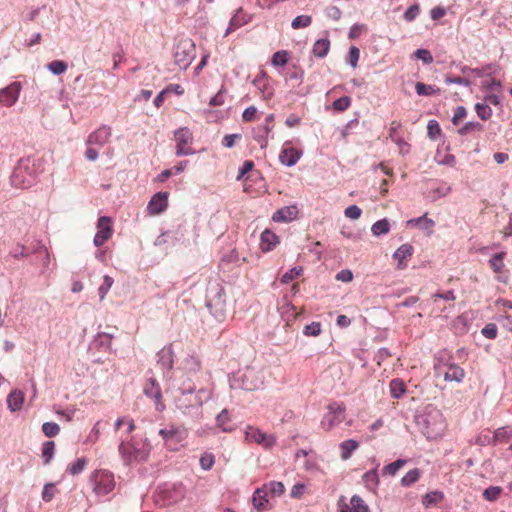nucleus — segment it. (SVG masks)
<instances>
[{
    "label": "nucleus",
    "mask_w": 512,
    "mask_h": 512,
    "mask_svg": "<svg viewBox=\"0 0 512 512\" xmlns=\"http://www.w3.org/2000/svg\"><path fill=\"white\" fill-rule=\"evenodd\" d=\"M37 178L35 161L30 157L21 158L11 175V184L15 188L27 189L31 187Z\"/></svg>",
    "instance_id": "obj_1"
},
{
    "label": "nucleus",
    "mask_w": 512,
    "mask_h": 512,
    "mask_svg": "<svg viewBox=\"0 0 512 512\" xmlns=\"http://www.w3.org/2000/svg\"><path fill=\"white\" fill-rule=\"evenodd\" d=\"M119 453L126 464L142 462L150 455V446L146 443H134L132 439L122 437L119 445Z\"/></svg>",
    "instance_id": "obj_2"
},
{
    "label": "nucleus",
    "mask_w": 512,
    "mask_h": 512,
    "mask_svg": "<svg viewBox=\"0 0 512 512\" xmlns=\"http://www.w3.org/2000/svg\"><path fill=\"white\" fill-rule=\"evenodd\" d=\"M159 435L162 437L166 448L177 451L182 446V442L188 437V430L182 425L171 423L161 428Z\"/></svg>",
    "instance_id": "obj_3"
},
{
    "label": "nucleus",
    "mask_w": 512,
    "mask_h": 512,
    "mask_svg": "<svg viewBox=\"0 0 512 512\" xmlns=\"http://www.w3.org/2000/svg\"><path fill=\"white\" fill-rule=\"evenodd\" d=\"M90 481L97 496L109 494L116 485L113 473L105 469L95 470L90 476Z\"/></svg>",
    "instance_id": "obj_4"
},
{
    "label": "nucleus",
    "mask_w": 512,
    "mask_h": 512,
    "mask_svg": "<svg viewBox=\"0 0 512 512\" xmlns=\"http://www.w3.org/2000/svg\"><path fill=\"white\" fill-rule=\"evenodd\" d=\"M346 418V406L343 402H331L327 406V412L323 415L320 425L323 430L331 431L341 424Z\"/></svg>",
    "instance_id": "obj_5"
},
{
    "label": "nucleus",
    "mask_w": 512,
    "mask_h": 512,
    "mask_svg": "<svg viewBox=\"0 0 512 512\" xmlns=\"http://www.w3.org/2000/svg\"><path fill=\"white\" fill-rule=\"evenodd\" d=\"M196 56L195 45L189 38L181 39L175 48L174 61L181 69H187Z\"/></svg>",
    "instance_id": "obj_6"
},
{
    "label": "nucleus",
    "mask_w": 512,
    "mask_h": 512,
    "mask_svg": "<svg viewBox=\"0 0 512 512\" xmlns=\"http://www.w3.org/2000/svg\"><path fill=\"white\" fill-rule=\"evenodd\" d=\"M176 155H191L193 150L190 147L193 141V135L187 127H181L175 132Z\"/></svg>",
    "instance_id": "obj_7"
},
{
    "label": "nucleus",
    "mask_w": 512,
    "mask_h": 512,
    "mask_svg": "<svg viewBox=\"0 0 512 512\" xmlns=\"http://www.w3.org/2000/svg\"><path fill=\"white\" fill-rule=\"evenodd\" d=\"M245 439L248 442H255L266 449H271L275 443L276 438L272 434H266L258 428L248 426L245 431Z\"/></svg>",
    "instance_id": "obj_8"
},
{
    "label": "nucleus",
    "mask_w": 512,
    "mask_h": 512,
    "mask_svg": "<svg viewBox=\"0 0 512 512\" xmlns=\"http://www.w3.org/2000/svg\"><path fill=\"white\" fill-rule=\"evenodd\" d=\"M113 234V222L110 217L101 216L97 221V233L94 236V245L102 246Z\"/></svg>",
    "instance_id": "obj_9"
},
{
    "label": "nucleus",
    "mask_w": 512,
    "mask_h": 512,
    "mask_svg": "<svg viewBox=\"0 0 512 512\" xmlns=\"http://www.w3.org/2000/svg\"><path fill=\"white\" fill-rule=\"evenodd\" d=\"M263 384L261 375L253 368H247L241 375V387L246 391L258 390Z\"/></svg>",
    "instance_id": "obj_10"
},
{
    "label": "nucleus",
    "mask_w": 512,
    "mask_h": 512,
    "mask_svg": "<svg viewBox=\"0 0 512 512\" xmlns=\"http://www.w3.org/2000/svg\"><path fill=\"white\" fill-rule=\"evenodd\" d=\"M22 84L18 81L12 82L7 87L0 89V104L5 107L13 106L19 98Z\"/></svg>",
    "instance_id": "obj_11"
},
{
    "label": "nucleus",
    "mask_w": 512,
    "mask_h": 512,
    "mask_svg": "<svg viewBox=\"0 0 512 512\" xmlns=\"http://www.w3.org/2000/svg\"><path fill=\"white\" fill-rule=\"evenodd\" d=\"M339 512H369V508L364 500L354 495L351 497L349 502L345 501L344 497H341L338 501Z\"/></svg>",
    "instance_id": "obj_12"
},
{
    "label": "nucleus",
    "mask_w": 512,
    "mask_h": 512,
    "mask_svg": "<svg viewBox=\"0 0 512 512\" xmlns=\"http://www.w3.org/2000/svg\"><path fill=\"white\" fill-rule=\"evenodd\" d=\"M195 390L196 385L190 377L186 376L183 377V379H181V383L178 386V391L180 392V395L175 396L177 405L180 409H184L191 405H194L193 403L187 404L184 398L187 394L192 395L195 392Z\"/></svg>",
    "instance_id": "obj_13"
},
{
    "label": "nucleus",
    "mask_w": 512,
    "mask_h": 512,
    "mask_svg": "<svg viewBox=\"0 0 512 512\" xmlns=\"http://www.w3.org/2000/svg\"><path fill=\"white\" fill-rule=\"evenodd\" d=\"M207 307L211 313L216 317H223L225 315V294L222 288H219L213 297H209L207 300Z\"/></svg>",
    "instance_id": "obj_14"
},
{
    "label": "nucleus",
    "mask_w": 512,
    "mask_h": 512,
    "mask_svg": "<svg viewBox=\"0 0 512 512\" xmlns=\"http://www.w3.org/2000/svg\"><path fill=\"white\" fill-rule=\"evenodd\" d=\"M414 253V248L411 244H402L393 254V259L397 262L398 269H405L408 260L411 259Z\"/></svg>",
    "instance_id": "obj_15"
},
{
    "label": "nucleus",
    "mask_w": 512,
    "mask_h": 512,
    "mask_svg": "<svg viewBox=\"0 0 512 512\" xmlns=\"http://www.w3.org/2000/svg\"><path fill=\"white\" fill-rule=\"evenodd\" d=\"M168 206V193L158 192L156 193L148 203V210L150 214H160L166 210Z\"/></svg>",
    "instance_id": "obj_16"
},
{
    "label": "nucleus",
    "mask_w": 512,
    "mask_h": 512,
    "mask_svg": "<svg viewBox=\"0 0 512 512\" xmlns=\"http://www.w3.org/2000/svg\"><path fill=\"white\" fill-rule=\"evenodd\" d=\"M111 137V128L108 126H101L94 132H92L87 138V145H99L103 146L109 141Z\"/></svg>",
    "instance_id": "obj_17"
},
{
    "label": "nucleus",
    "mask_w": 512,
    "mask_h": 512,
    "mask_svg": "<svg viewBox=\"0 0 512 512\" xmlns=\"http://www.w3.org/2000/svg\"><path fill=\"white\" fill-rule=\"evenodd\" d=\"M144 393L146 396L153 398L156 403V409L158 411L163 410L164 405L161 402L162 393L159 384L154 379L147 380L144 386Z\"/></svg>",
    "instance_id": "obj_18"
},
{
    "label": "nucleus",
    "mask_w": 512,
    "mask_h": 512,
    "mask_svg": "<svg viewBox=\"0 0 512 512\" xmlns=\"http://www.w3.org/2000/svg\"><path fill=\"white\" fill-rule=\"evenodd\" d=\"M299 210L296 205L286 206L274 212L272 220L275 222H289L297 218Z\"/></svg>",
    "instance_id": "obj_19"
},
{
    "label": "nucleus",
    "mask_w": 512,
    "mask_h": 512,
    "mask_svg": "<svg viewBox=\"0 0 512 512\" xmlns=\"http://www.w3.org/2000/svg\"><path fill=\"white\" fill-rule=\"evenodd\" d=\"M251 21V15L246 13L243 9H238L230 20L226 35L235 31L236 29L248 24Z\"/></svg>",
    "instance_id": "obj_20"
},
{
    "label": "nucleus",
    "mask_w": 512,
    "mask_h": 512,
    "mask_svg": "<svg viewBox=\"0 0 512 512\" xmlns=\"http://www.w3.org/2000/svg\"><path fill=\"white\" fill-rule=\"evenodd\" d=\"M268 492L267 488L262 486L261 488H257L253 494L252 502L257 511H262L268 509Z\"/></svg>",
    "instance_id": "obj_21"
},
{
    "label": "nucleus",
    "mask_w": 512,
    "mask_h": 512,
    "mask_svg": "<svg viewBox=\"0 0 512 512\" xmlns=\"http://www.w3.org/2000/svg\"><path fill=\"white\" fill-rule=\"evenodd\" d=\"M278 243V236L271 230L266 229L262 232L260 248L263 252H269L273 250Z\"/></svg>",
    "instance_id": "obj_22"
},
{
    "label": "nucleus",
    "mask_w": 512,
    "mask_h": 512,
    "mask_svg": "<svg viewBox=\"0 0 512 512\" xmlns=\"http://www.w3.org/2000/svg\"><path fill=\"white\" fill-rule=\"evenodd\" d=\"M282 164L286 166H293L300 159V152L293 147L284 148L279 156Z\"/></svg>",
    "instance_id": "obj_23"
},
{
    "label": "nucleus",
    "mask_w": 512,
    "mask_h": 512,
    "mask_svg": "<svg viewBox=\"0 0 512 512\" xmlns=\"http://www.w3.org/2000/svg\"><path fill=\"white\" fill-rule=\"evenodd\" d=\"M464 376L465 372L461 367L456 364H449L447 371L444 374V379L446 381L461 382L464 379Z\"/></svg>",
    "instance_id": "obj_24"
},
{
    "label": "nucleus",
    "mask_w": 512,
    "mask_h": 512,
    "mask_svg": "<svg viewBox=\"0 0 512 512\" xmlns=\"http://www.w3.org/2000/svg\"><path fill=\"white\" fill-rule=\"evenodd\" d=\"M23 402L24 394L19 390L12 391L7 397L8 407L11 411L20 410Z\"/></svg>",
    "instance_id": "obj_25"
},
{
    "label": "nucleus",
    "mask_w": 512,
    "mask_h": 512,
    "mask_svg": "<svg viewBox=\"0 0 512 512\" xmlns=\"http://www.w3.org/2000/svg\"><path fill=\"white\" fill-rule=\"evenodd\" d=\"M359 443L356 440H345L340 444L341 458L347 460L351 457L352 453L357 450Z\"/></svg>",
    "instance_id": "obj_26"
},
{
    "label": "nucleus",
    "mask_w": 512,
    "mask_h": 512,
    "mask_svg": "<svg viewBox=\"0 0 512 512\" xmlns=\"http://www.w3.org/2000/svg\"><path fill=\"white\" fill-rule=\"evenodd\" d=\"M330 49V41L327 38L317 40L313 45V54L318 58H323L327 55Z\"/></svg>",
    "instance_id": "obj_27"
},
{
    "label": "nucleus",
    "mask_w": 512,
    "mask_h": 512,
    "mask_svg": "<svg viewBox=\"0 0 512 512\" xmlns=\"http://www.w3.org/2000/svg\"><path fill=\"white\" fill-rule=\"evenodd\" d=\"M391 396L395 399H399L406 392V385L401 379H393L389 384Z\"/></svg>",
    "instance_id": "obj_28"
},
{
    "label": "nucleus",
    "mask_w": 512,
    "mask_h": 512,
    "mask_svg": "<svg viewBox=\"0 0 512 512\" xmlns=\"http://www.w3.org/2000/svg\"><path fill=\"white\" fill-rule=\"evenodd\" d=\"M122 426L126 427L125 434L127 435L126 436L127 438L129 436V434H131L136 428L134 420L128 416H124V417L117 419V421L115 422V425H114L115 431H119Z\"/></svg>",
    "instance_id": "obj_29"
},
{
    "label": "nucleus",
    "mask_w": 512,
    "mask_h": 512,
    "mask_svg": "<svg viewBox=\"0 0 512 512\" xmlns=\"http://www.w3.org/2000/svg\"><path fill=\"white\" fill-rule=\"evenodd\" d=\"M422 472L419 468L409 470L401 479V485L403 487H410L416 483L421 477Z\"/></svg>",
    "instance_id": "obj_30"
},
{
    "label": "nucleus",
    "mask_w": 512,
    "mask_h": 512,
    "mask_svg": "<svg viewBox=\"0 0 512 512\" xmlns=\"http://www.w3.org/2000/svg\"><path fill=\"white\" fill-rule=\"evenodd\" d=\"M416 93L420 96H431L440 94V88L417 82L415 85Z\"/></svg>",
    "instance_id": "obj_31"
},
{
    "label": "nucleus",
    "mask_w": 512,
    "mask_h": 512,
    "mask_svg": "<svg viewBox=\"0 0 512 512\" xmlns=\"http://www.w3.org/2000/svg\"><path fill=\"white\" fill-rule=\"evenodd\" d=\"M87 464H88V461L86 458H84V457L78 458L76 461L70 463L67 466L66 472L73 476L78 475L85 469Z\"/></svg>",
    "instance_id": "obj_32"
},
{
    "label": "nucleus",
    "mask_w": 512,
    "mask_h": 512,
    "mask_svg": "<svg viewBox=\"0 0 512 512\" xmlns=\"http://www.w3.org/2000/svg\"><path fill=\"white\" fill-rule=\"evenodd\" d=\"M390 230V224L387 219H382L375 222L372 225L371 231L375 236H379L382 234H387Z\"/></svg>",
    "instance_id": "obj_33"
},
{
    "label": "nucleus",
    "mask_w": 512,
    "mask_h": 512,
    "mask_svg": "<svg viewBox=\"0 0 512 512\" xmlns=\"http://www.w3.org/2000/svg\"><path fill=\"white\" fill-rule=\"evenodd\" d=\"M264 488H267V492L272 497L281 496L284 491V485L282 482L272 481L268 484L263 485Z\"/></svg>",
    "instance_id": "obj_34"
},
{
    "label": "nucleus",
    "mask_w": 512,
    "mask_h": 512,
    "mask_svg": "<svg viewBox=\"0 0 512 512\" xmlns=\"http://www.w3.org/2000/svg\"><path fill=\"white\" fill-rule=\"evenodd\" d=\"M505 252L495 254L489 261L491 268L495 273H500L504 267Z\"/></svg>",
    "instance_id": "obj_35"
},
{
    "label": "nucleus",
    "mask_w": 512,
    "mask_h": 512,
    "mask_svg": "<svg viewBox=\"0 0 512 512\" xmlns=\"http://www.w3.org/2000/svg\"><path fill=\"white\" fill-rule=\"evenodd\" d=\"M482 131H483V125L480 124L479 122H468L458 130V133L460 135H468L471 133L482 132Z\"/></svg>",
    "instance_id": "obj_36"
},
{
    "label": "nucleus",
    "mask_w": 512,
    "mask_h": 512,
    "mask_svg": "<svg viewBox=\"0 0 512 512\" xmlns=\"http://www.w3.org/2000/svg\"><path fill=\"white\" fill-rule=\"evenodd\" d=\"M55 451V443L53 441H47L43 444L42 447V457L44 458V463L49 464L51 459L53 458Z\"/></svg>",
    "instance_id": "obj_37"
},
{
    "label": "nucleus",
    "mask_w": 512,
    "mask_h": 512,
    "mask_svg": "<svg viewBox=\"0 0 512 512\" xmlns=\"http://www.w3.org/2000/svg\"><path fill=\"white\" fill-rule=\"evenodd\" d=\"M42 432L46 437H55L60 432V426L55 422H45L42 425Z\"/></svg>",
    "instance_id": "obj_38"
},
{
    "label": "nucleus",
    "mask_w": 512,
    "mask_h": 512,
    "mask_svg": "<svg viewBox=\"0 0 512 512\" xmlns=\"http://www.w3.org/2000/svg\"><path fill=\"white\" fill-rule=\"evenodd\" d=\"M312 23V18L309 15H300L293 19L291 26L293 29L306 28Z\"/></svg>",
    "instance_id": "obj_39"
},
{
    "label": "nucleus",
    "mask_w": 512,
    "mask_h": 512,
    "mask_svg": "<svg viewBox=\"0 0 512 512\" xmlns=\"http://www.w3.org/2000/svg\"><path fill=\"white\" fill-rule=\"evenodd\" d=\"M475 110L482 120H488L492 116V109L485 103H476Z\"/></svg>",
    "instance_id": "obj_40"
},
{
    "label": "nucleus",
    "mask_w": 512,
    "mask_h": 512,
    "mask_svg": "<svg viewBox=\"0 0 512 512\" xmlns=\"http://www.w3.org/2000/svg\"><path fill=\"white\" fill-rule=\"evenodd\" d=\"M47 67L55 75H60L67 70V64L62 60H54Z\"/></svg>",
    "instance_id": "obj_41"
},
{
    "label": "nucleus",
    "mask_w": 512,
    "mask_h": 512,
    "mask_svg": "<svg viewBox=\"0 0 512 512\" xmlns=\"http://www.w3.org/2000/svg\"><path fill=\"white\" fill-rule=\"evenodd\" d=\"M271 61L274 66H285L288 62V52L286 50L275 52Z\"/></svg>",
    "instance_id": "obj_42"
},
{
    "label": "nucleus",
    "mask_w": 512,
    "mask_h": 512,
    "mask_svg": "<svg viewBox=\"0 0 512 512\" xmlns=\"http://www.w3.org/2000/svg\"><path fill=\"white\" fill-rule=\"evenodd\" d=\"M322 328L320 322H312L304 327L303 334L305 336L317 337L321 334Z\"/></svg>",
    "instance_id": "obj_43"
},
{
    "label": "nucleus",
    "mask_w": 512,
    "mask_h": 512,
    "mask_svg": "<svg viewBox=\"0 0 512 512\" xmlns=\"http://www.w3.org/2000/svg\"><path fill=\"white\" fill-rule=\"evenodd\" d=\"M407 463L404 459H398L395 462L388 464L384 467L383 471L386 474L394 476L399 469H401Z\"/></svg>",
    "instance_id": "obj_44"
},
{
    "label": "nucleus",
    "mask_w": 512,
    "mask_h": 512,
    "mask_svg": "<svg viewBox=\"0 0 512 512\" xmlns=\"http://www.w3.org/2000/svg\"><path fill=\"white\" fill-rule=\"evenodd\" d=\"M217 425L222 428L224 432L230 431L231 429L227 427V424L230 422V416L229 412L224 409L222 410L217 418H216Z\"/></svg>",
    "instance_id": "obj_45"
},
{
    "label": "nucleus",
    "mask_w": 512,
    "mask_h": 512,
    "mask_svg": "<svg viewBox=\"0 0 512 512\" xmlns=\"http://www.w3.org/2000/svg\"><path fill=\"white\" fill-rule=\"evenodd\" d=\"M303 272L302 267H294L287 271L281 278V282L284 284H287L291 282L292 280L298 278Z\"/></svg>",
    "instance_id": "obj_46"
},
{
    "label": "nucleus",
    "mask_w": 512,
    "mask_h": 512,
    "mask_svg": "<svg viewBox=\"0 0 512 512\" xmlns=\"http://www.w3.org/2000/svg\"><path fill=\"white\" fill-rule=\"evenodd\" d=\"M509 439H510V435L508 433L507 428L506 427H501V428H498L494 432L492 442H493V444H496L498 442L504 443V442H508Z\"/></svg>",
    "instance_id": "obj_47"
},
{
    "label": "nucleus",
    "mask_w": 512,
    "mask_h": 512,
    "mask_svg": "<svg viewBox=\"0 0 512 512\" xmlns=\"http://www.w3.org/2000/svg\"><path fill=\"white\" fill-rule=\"evenodd\" d=\"M351 105V98L348 96H343L338 98L333 102V108L336 111L343 112L347 110Z\"/></svg>",
    "instance_id": "obj_48"
},
{
    "label": "nucleus",
    "mask_w": 512,
    "mask_h": 512,
    "mask_svg": "<svg viewBox=\"0 0 512 512\" xmlns=\"http://www.w3.org/2000/svg\"><path fill=\"white\" fill-rule=\"evenodd\" d=\"M215 462V457L210 452H205L200 457V466L204 470H210Z\"/></svg>",
    "instance_id": "obj_49"
},
{
    "label": "nucleus",
    "mask_w": 512,
    "mask_h": 512,
    "mask_svg": "<svg viewBox=\"0 0 512 512\" xmlns=\"http://www.w3.org/2000/svg\"><path fill=\"white\" fill-rule=\"evenodd\" d=\"M502 492V489L498 486H490L483 492V497L488 501H495L498 499Z\"/></svg>",
    "instance_id": "obj_50"
},
{
    "label": "nucleus",
    "mask_w": 512,
    "mask_h": 512,
    "mask_svg": "<svg viewBox=\"0 0 512 512\" xmlns=\"http://www.w3.org/2000/svg\"><path fill=\"white\" fill-rule=\"evenodd\" d=\"M113 282L114 281H113V279L110 276L105 275L103 277V283L100 285V287L98 289V293H99V296H100L101 300H103L105 298L106 294L108 293V291L112 287Z\"/></svg>",
    "instance_id": "obj_51"
},
{
    "label": "nucleus",
    "mask_w": 512,
    "mask_h": 512,
    "mask_svg": "<svg viewBox=\"0 0 512 512\" xmlns=\"http://www.w3.org/2000/svg\"><path fill=\"white\" fill-rule=\"evenodd\" d=\"M364 483L367 487H375L378 484V475L375 470H370L363 475Z\"/></svg>",
    "instance_id": "obj_52"
},
{
    "label": "nucleus",
    "mask_w": 512,
    "mask_h": 512,
    "mask_svg": "<svg viewBox=\"0 0 512 512\" xmlns=\"http://www.w3.org/2000/svg\"><path fill=\"white\" fill-rule=\"evenodd\" d=\"M443 499V494L441 492H430L427 493L424 497L423 504L426 506H430L432 504H436L437 502Z\"/></svg>",
    "instance_id": "obj_53"
},
{
    "label": "nucleus",
    "mask_w": 512,
    "mask_h": 512,
    "mask_svg": "<svg viewBox=\"0 0 512 512\" xmlns=\"http://www.w3.org/2000/svg\"><path fill=\"white\" fill-rule=\"evenodd\" d=\"M428 136L431 139H436L441 133V128L436 120H430L427 125Z\"/></svg>",
    "instance_id": "obj_54"
},
{
    "label": "nucleus",
    "mask_w": 512,
    "mask_h": 512,
    "mask_svg": "<svg viewBox=\"0 0 512 512\" xmlns=\"http://www.w3.org/2000/svg\"><path fill=\"white\" fill-rule=\"evenodd\" d=\"M55 493H56L55 484L47 483L43 488L42 499L45 502H49L53 499V497L55 496Z\"/></svg>",
    "instance_id": "obj_55"
},
{
    "label": "nucleus",
    "mask_w": 512,
    "mask_h": 512,
    "mask_svg": "<svg viewBox=\"0 0 512 512\" xmlns=\"http://www.w3.org/2000/svg\"><path fill=\"white\" fill-rule=\"evenodd\" d=\"M185 368L189 371L197 372L201 369V363L198 357L190 356L185 360Z\"/></svg>",
    "instance_id": "obj_56"
},
{
    "label": "nucleus",
    "mask_w": 512,
    "mask_h": 512,
    "mask_svg": "<svg viewBox=\"0 0 512 512\" xmlns=\"http://www.w3.org/2000/svg\"><path fill=\"white\" fill-rule=\"evenodd\" d=\"M419 13H420V6L418 4H413L404 13V19L407 22H411L419 15Z\"/></svg>",
    "instance_id": "obj_57"
},
{
    "label": "nucleus",
    "mask_w": 512,
    "mask_h": 512,
    "mask_svg": "<svg viewBox=\"0 0 512 512\" xmlns=\"http://www.w3.org/2000/svg\"><path fill=\"white\" fill-rule=\"evenodd\" d=\"M417 59L422 60L425 64H430L433 62V56L431 55L429 50L426 49H418L414 53Z\"/></svg>",
    "instance_id": "obj_58"
},
{
    "label": "nucleus",
    "mask_w": 512,
    "mask_h": 512,
    "mask_svg": "<svg viewBox=\"0 0 512 512\" xmlns=\"http://www.w3.org/2000/svg\"><path fill=\"white\" fill-rule=\"evenodd\" d=\"M497 333L498 328L494 323H489L482 329V334L488 339H495Z\"/></svg>",
    "instance_id": "obj_59"
},
{
    "label": "nucleus",
    "mask_w": 512,
    "mask_h": 512,
    "mask_svg": "<svg viewBox=\"0 0 512 512\" xmlns=\"http://www.w3.org/2000/svg\"><path fill=\"white\" fill-rule=\"evenodd\" d=\"M361 213V209L356 205H351L347 207L344 211L345 216L353 220L360 218Z\"/></svg>",
    "instance_id": "obj_60"
},
{
    "label": "nucleus",
    "mask_w": 512,
    "mask_h": 512,
    "mask_svg": "<svg viewBox=\"0 0 512 512\" xmlns=\"http://www.w3.org/2000/svg\"><path fill=\"white\" fill-rule=\"evenodd\" d=\"M467 115V110L463 106H458L455 111L452 118V122L454 125H458Z\"/></svg>",
    "instance_id": "obj_61"
},
{
    "label": "nucleus",
    "mask_w": 512,
    "mask_h": 512,
    "mask_svg": "<svg viewBox=\"0 0 512 512\" xmlns=\"http://www.w3.org/2000/svg\"><path fill=\"white\" fill-rule=\"evenodd\" d=\"M408 224H415V225L422 224L425 229H429L434 226V221L432 219L426 218V216L424 215L419 218L409 220Z\"/></svg>",
    "instance_id": "obj_62"
},
{
    "label": "nucleus",
    "mask_w": 512,
    "mask_h": 512,
    "mask_svg": "<svg viewBox=\"0 0 512 512\" xmlns=\"http://www.w3.org/2000/svg\"><path fill=\"white\" fill-rule=\"evenodd\" d=\"M257 116V109L254 106H250L246 108L242 114L243 121L245 122H251L256 119Z\"/></svg>",
    "instance_id": "obj_63"
},
{
    "label": "nucleus",
    "mask_w": 512,
    "mask_h": 512,
    "mask_svg": "<svg viewBox=\"0 0 512 512\" xmlns=\"http://www.w3.org/2000/svg\"><path fill=\"white\" fill-rule=\"evenodd\" d=\"M254 167V163L253 161L251 160H246L242 167L239 169V174L237 176V180H241L245 174H247L248 172H250Z\"/></svg>",
    "instance_id": "obj_64"
}]
</instances>
